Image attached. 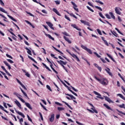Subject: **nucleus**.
Segmentation results:
<instances>
[{
    "label": "nucleus",
    "instance_id": "nucleus-41",
    "mask_svg": "<svg viewBox=\"0 0 125 125\" xmlns=\"http://www.w3.org/2000/svg\"><path fill=\"white\" fill-rule=\"evenodd\" d=\"M86 7L87 9L90 10V11H91V12H94V10H93L92 9H91L89 6H86Z\"/></svg>",
    "mask_w": 125,
    "mask_h": 125
},
{
    "label": "nucleus",
    "instance_id": "nucleus-60",
    "mask_svg": "<svg viewBox=\"0 0 125 125\" xmlns=\"http://www.w3.org/2000/svg\"><path fill=\"white\" fill-rule=\"evenodd\" d=\"M105 16L106 18H107V19H111V17H110V15H109V14H106Z\"/></svg>",
    "mask_w": 125,
    "mask_h": 125
},
{
    "label": "nucleus",
    "instance_id": "nucleus-14",
    "mask_svg": "<svg viewBox=\"0 0 125 125\" xmlns=\"http://www.w3.org/2000/svg\"><path fill=\"white\" fill-rule=\"evenodd\" d=\"M105 100L106 101H107V102H109V103H113V101H111V99H110L109 97L106 96L104 97Z\"/></svg>",
    "mask_w": 125,
    "mask_h": 125
},
{
    "label": "nucleus",
    "instance_id": "nucleus-43",
    "mask_svg": "<svg viewBox=\"0 0 125 125\" xmlns=\"http://www.w3.org/2000/svg\"><path fill=\"white\" fill-rule=\"evenodd\" d=\"M100 17H101V18H103V19H105V17H104V16H103V15L102 14V13L100 12L99 13Z\"/></svg>",
    "mask_w": 125,
    "mask_h": 125
},
{
    "label": "nucleus",
    "instance_id": "nucleus-42",
    "mask_svg": "<svg viewBox=\"0 0 125 125\" xmlns=\"http://www.w3.org/2000/svg\"><path fill=\"white\" fill-rule=\"evenodd\" d=\"M23 121H24V120H23V118H21L19 120V122H20L21 125H23V124H22V123H23Z\"/></svg>",
    "mask_w": 125,
    "mask_h": 125
},
{
    "label": "nucleus",
    "instance_id": "nucleus-38",
    "mask_svg": "<svg viewBox=\"0 0 125 125\" xmlns=\"http://www.w3.org/2000/svg\"><path fill=\"white\" fill-rule=\"evenodd\" d=\"M14 95H16V96H17V97H18V98H19V97H20V96H21V95L20 94H19L16 92L14 93Z\"/></svg>",
    "mask_w": 125,
    "mask_h": 125
},
{
    "label": "nucleus",
    "instance_id": "nucleus-29",
    "mask_svg": "<svg viewBox=\"0 0 125 125\" xmlns=\"http://www.w3.org/2000/svg\"><path fill=\"white\" fill-rule=\"evenodd\" d=\"M106 55H107L108 57H109V58H110V59H111V60L113 62H116V61H115V59H114V58H113V57L112 56H111L109 54H106Z\"/></svg>",
    "mask_w": 125,
    "mask_h": 125
},
{
    "label": "nucleus",
    "instance_id": "nucleus-50",
    "mask_svg": "<svg viewBox=\"0 0 125 125\" xmlns=\"http://www.w3.org/2000/svg\"><path fill=\"white\" fill-rule=\"evenodd\" d=\"M95 8H97V9H99V10H100V11H102V8L101 7L98 6H95Z\"/></svg>",
    "mask_w": 125,
    "mask_h": 125
},
{
    "label": "nucleus",
    "instance_id": "nucleus-53",
    "mask_svg": "<svg viewBox=\"0 0 125 125\" xmlns=\"http://www.w3.org/2000/svg\"><path fill=\"white\" fill-rule=\"evenodd\" d=\"M71 88L73 89V90H74V91H75L76 92H78V89L75 88V87H73V86H71Z\"/></svg>",
    "mask_w": 125,
    "mask_h": 125
},
{
    "label": "nucleus",
    "instance_id": "nucleus-21",
    "mask_svg": "<svg viewBox=\"0 0 125 125\" xmlns=\"http://www.w3.org/2000/svg\"><path fill=\"white\" fill-rule=\"evenodd\" d=\"M115 12L117 14H119V15H121V14H122V13L120 11V10H119L118 7L115 8Z\"/></svg>",
    "mask_w": 125,
    "mask_h": 125
},
{
    "label": "nucleus",
    "instance_id": "nucleus-15",
    "mask_svg": "<svg viewBox=\"0 0 125 125\" xmlns=\"http://www.w3.org/2000/svg\"><path fill=\"white\" fill-rule=\"evenodd\" d=\"M104 107H105V108H106V109H107V110H110V111H113V109L111 108V107L110 106H109V105H108V104H104Z\"/></svg>",
    "mask_w": 125,
    "mask_h": 125
},
{
    "label": "nucleus",
    "instance_id": "nucleus-39",
    "mask_svg": "<svg viewBox=\"0 0 125 125\" xmlns=\"http://www.w3.org/2000/svg\"><path fill=\"white\" fill-rule=\"evenodd\" d=\"M95 108V107H92L91 109V110H93V111H94L96 114H98V111H97V110H96Z\"/></svg>",
    "mask_w": 125,
    "mask_h": 125
},
{
    "label": "nucleus",
    "instance_id": "nucleus-61",
    "mask_svg": "<svg viewBox=\"0 0 125 125\" xmlns=\"http://www.w3.org/2000/svg\"><path fill=\"white\" fill-rule=\"evenodd\" d=\"M94 54H95V55H96V56L98 58H100V57H101V56L100 55H99L96 52H94Z\"/></svg>",
    "mask_w": 125,
    "mask_h": 125
},
{
    "label": "nucleus",
    "instance_id": "nucleus-48",
    "mask_svg": "<svg viewBox=\"0 0 125 125\" xmlns=\"http://www.w3.org/2000/svg\"><path fill=\"white\" fill-rule=\"evenodd\" d=\"M40 105L42 106V107H43L44 110H45V111H47V109H46L45 106H44V105H43L42 103H40Z\"/></svg>",
    "mask_w": 125,
    "mask_h": 125
},
{
    "label": "nucleus",
    "instance_id": "nucleus-4",
    "mask_svg": "<svg viewBox=\"0 0 125 125\" xmlns=\"http://www.w3.org/2000/svg\"><path fill=\"white\" fill-rule=\"evenodd\" d=\"M71 4L73 5L74 9L75 10V11H77V12H79V9L77 8V7H78V5H77V4H76V3H75V2L73 1H71Z\"/></svg>",
    "mask_w": 125,
    "mask_h": 125
},
{
    "label": "nucleus",
    "instance_id": "nucleus-22",
    "mask_svg": "<svg viewBox=\"0 0 125 125\" xmlns=\"http://www.w3.org/2000/svg\"><path fill=\"white\" fill-rule=\"evenodd\" d=\"M65 95H67V96H69V97L71 98V99H72V100H73V99H74V100H75L76 99V97H74V96H73V95H71L69 94H65Z\"/></svg>",
    "mask_w": 125,
    "mask_h": 125
},
{
    "label": "nucleus",
    "instance_id": "nucleus-32",
    "mask_svg": "<svg viewBox=\"0 0 125 125\" xmlns=\"http://www.w3.org/2000/svg\"><path fill=\"white\" fill-rule=\"evenodd\" d=\"M117 96H119L120 98H122L123 100H125V98L122 95V94H118Z\"/></svg>",
    "mask_w": 125,
    "mask_h": 125
},
{
    "label": "nucleus",
    "instance_id": "nucleus-11",
    "mask_svg": "<svg viewBox=\"0 0 125 125\" xmlns=\"http://www.w3.org/2000/svg\"><path fill=\"white\" fill-rule=\"evenodd\" d=\"M15 103H16V105L20 108V109H22V105H21V104L18 101L16 100Z\"/></svg>",
    "mask_w": 125,
    "mask_h": 125
},
{
    "label": "nucleus",
    "instance_id": "nucleus-20",
    "mask_svg": "<svg viewBox=\"0 0 125 125\" xmlns=\"http://www.w3.org/2000/svg\"><path fill=\"white\" fill-rule=\"evenodd\" d=\"M63 39L64 40H65V41H66V42H67L69 43H72V42H71V41L69 40V38H68V37H66V36H63Z\"/></svg>",
    "mask_w": 125,
    "mask_h": 125
},
{
    "label": "nucleus",
    "instance_id": "nucleus-19",
    "mask_svg": "<svg viewBox=\"0 0 125 125\" xmlns=\"http://www.w3.org/2000/svg\"><path fill=\"white\" fill-rule=\"evenodd\" d=\"M54 114H53L51 115V117L49 119V121L51 122V123H53V121H54Z\"/></svg>",
    "mask_w": 125,
    "mask_h": 125
},
{
    "label": "nucleus",
    "instance_id": "nucleus-37",
    "mask_svg": "<svg viewBox=\"0 0 125 125\" xmlns=\"http://www.w3.org/2000/svg\"><path fill=\"white\" fill-rule=\"evenodd\" d=\"M62 34L64 35V36H66V37H70V35H69V34H68L66 31L62 32Z\"/></svg>",
    "mask_w": 125,
    "mask_h": 125
},
{
    "label": "nucleus",
    "instance_id": "nucleus-55",
    "mask_svg": "<svg viewBox=\"0 0 125 125\" xmlns=\"http://www.w3.org/2000/svg\"><path fill=\"white\" fill-rule=\"evenodd\" d=\"M70 92H71V93H72V94H74V95H75V96H78V94L75 93V92L73 91V90H70Z\"/></svg>",
    "mask_w": 125,
    "mask_h": 125
},
{
    "label": "nucleus",
    "instance_id": "nucleus-8",
    "mask_svg": "<svg viewBox=\"0 0 125 125\" xmlns=\"http://www.w3.org/2000/svg\"><path fill=\"white\" fill-rule=\"evenodd\" d=\"M46 24H47V25H48V26H49V27H50V28H51L52 30H54V27H53V24H52L51 22L49 21H46Z\"/></svg>",
    "mask_w": 125,
    "mask_h": 125
},
{
    "label": "nucleus",
    "instance_id": "nucleus-28",
    "mask_svg": "<svg viewBox=\"0 0 125 125\" xmlns=\"http://www.w3.org/2000/svg\"><path fill=\"white\" fill-rule=\"evenodd\" d=\"M0 109L2 110L3 111H4V112H5V113H6L7 114H8V111H7V110L4 109V107H3V106H2V105H0Z\"/></svg>",
    "mask_w": 125,
    "mask_h": 125
},
{
    "label": "nucleus",
    "instance_id": "nucleus-54",
    "mask_svg": "<svg viewBox=\"0 0 125 125\" xmlns=\"http://www.w3.org/2000/svg\"><path fill=\"white\" fill-rule=\"evenodd\" d=\"M27 119H28V121H29L31 123H33V121L32 120V119H31V118H30V116L28 115H27Z\"/></svg>",
    "mask_w": 125,
    "mask_h": 125
},
{
    "label": "nucleus",
    "instance_id": "nucleus-45",
    "mask_svg": "<svg viewBox=\"0 0 125 125\" xmlns=\"http://www.w3.org/2000/svg\"><path fill=\"white\" fill-rule=\"evenodd\" d=\"M58 111H64V108L63 107H58Z\"/></svg>",
    "mask_w": 125,
    "mask_h": 125
},
{
    "label": "nucleus",
    "instance_id": "nucleus-31",
    "mask_svg": "<svg viewBox=\"0 0 125 125\" xmlns=\"http://www.w3.org/2000/svg\"><path fill=\"white\" fill-rule=\"evenodd\" d=\"M21 92L23 93V94L25 96V97H27L28 98V95H27V93H26L23 89H22L21 88H20Z\"/></svg>",
    "mask_w": 125,
    "mask_h": 125
},
{
    "label": "nucleus",
    "instance_id": "nucleus-30",
    "mask_svg": "<svg viewBox=\"0 0 125 125\" xmlns=\"http://www.w3.org/2000/svg\"><path fill=\"white\" fill-rule=\"evenodd\" d=\"M0 11H1V12H3V13H5L6 14H7V12L4 10L3 8L0 7Z\"/></svg>",
    "mask_w": 125,
    "mask_h": 125
},
{
    "label": "nucleus",
    "instance_id": "nucleus-26",
    "mask_svg": "<svg viewBox=\"0 0 125 125\" xmlns=\"http://www.w3.org/2000/svg\"><path fill=\"white\" fill-rule=\"evenodd\" d=\"M63 102V103H64V104L65 105H66V106H67V107H68V108H69V109H71V110H73V108L72 107H71V105H70L68 103H67L65 102Z\"/></svg>",
    "mask_w": 125,
    "mask_h": 125
},
{
    "label": "nucleus",
    "instance_id": "nucleus-7",
    "mask_svg": "<svg viewBox=\"0 0 125 125\" xmlns=\"http://www.w3.org/2000/svg\"><path fill=\"white\" fill-rule=\"evenodd\" d=\"M52 11H53V12H55V13H56L57 15H58V16H61V14H60V13H59V12L58 11V10H57L56 8H53Z\"/></svg>",
    "mask_w": 125,
    "mask_h": 125
},
{
    "label": "nucleus",
    "instance_id": "nucleus-12",
    "mask_svg": "<svg viewBox=\"0 0 125 125\" xmlns=\"http://www.w3.org/2000/svg\"><path fill=\"white\" fill-rule=\"evenodd\" d=\"M25 105L30 109V110H33V108H32V106H31V104L29 103H25Z\"/></svg>",
    "mask_w": 125,
    "mask_h": 125
},
{
    "label": "nucleus",
    "instance_id": "nucleus-35",
    "mask_svg": "<svg viewBox=\"0 0 125 125\" xmlns=\"http://www.w3.org/2000/svg\"><path fill=\"white\" fill-rule=\"evenodd\" d=\"M109 14L110 15L111 18H112V19H115V16L114 15V14H113V13L112 12H109Z\"/></svg>",
    "mask_w": 125,
    "mask_h": 125
},
{
    "label": "nucleus",
    "instance_id": "nucleus-56",
    "mask_svg": "<svg viewBox=\"0 0 125 125\" xmlns=\"http://www.w3.org/2000/svg\"><path fill=\"white\" fill-rule=\"evenodd\" d=\"M81 47L83 48V49H84V50H86L87 49V47L84 45H82Z\"/></svg>",
    "mask_w": 125,
    "mask_h": 125
},
{
    "label": "nucleus",
    "instance_id": "nucleus-64",
    "mask_svg": "<svg viewBox=\"0 0 125 125\" xmlns=\"http://www.w3.org/2000/svg\"><path fill=\"white\" fill-rule=\"evenodd\" d=\"M27 53L29 54V55H32V52L30 49L27 50Z\"/></svg>",
    "mask_w": 125,
    "mask_h": 125
},
{
    "label": "nucleus",
    "instance_id": "nucleus-23",
    "mask_svg": "<svg viewBox=\"0 0 125 125\" xmlns=\"http://www.w3.org/2000/svg\"><path fill=\"white\" fill-rule=\"evenodd\" d=\"M7 16H8V17H9V18H10V19H11L13 21H14V22H17V21L15 19H14V18H13V17H12L11 16H10L9 15H7Z\"/></svg>",
    "mask_w": 125,
    "mask_h": 125
},
{
    "label": "nucleus",
    "instance_id": "nucleus-57",
    "mask_svg": "<svg viewBox=\"0 0 125 125\" xmlns=\"http://www.w3.org/2000/svg\"><path fill=\"white\" fill-rule=\"evenodd\" d=\"M6 56H7V57H8V58H10V59H13V58H12L11 56L8 55V54H6Z\"/></svg>",
    "mask_w": 125,
    "mask_h": 125
},
{
    "label": "nucleus",
    "instance_id": "nucleus-51",
    "mask_svg": "<svg viewBox=\"0 0 125 125\" xmlns=\"http://www.w3.org/2000/svg\"><path fill=\"white\" fill-rule=\"evenodd\" d=\"M12 22L13 23V24L18 29L20 30V28H19V26H18V25H17V24H16L15 23H14V22L12 21Z\"/></svg>",
    "mask_w": 125,
    "mask_h": 125
},
{
    "label": "nucleus",
    "instance_id": "nucleus-6",
    "mask_svg": "<svg viewBox=\"0 0 125 125\" xmlns=\"http://www.w3.org/2000/svg\"><path fill=\"white\" fill-rule=\"evenodd\" d=\"M80 21L83 24H84V25H86V26H90V23H89L88 21H83V20H81Z\"/></svg>",
    "mask_w": 125,
    "mask_h": 125
},
{
    "label": "nucleus",
    "instance_id": "nucleus-47",
    "mask_svg": "<svg viewBox=\"0 0 125 125\" xmlns=\"http://www.w3.org/2000/svg\"><path fill=\"white\" fill-rule=\"evenodd\" d=\"M46 88H47V89L50 90V91H52V89H51L50 86H49V85H46Z\"/></svg>",
    "mask_w": 125,
    "mask_h": 125
},
{
    "label": "nucleus",
    "instance_id": "nucleus-24",
    "mask_svg": "<svg viewBox=\"0 0 125 125\" xmlns=\"http://www.w3.org/2000/svg\"><path fill=\"white\" fill-rule=\"evenodd\" d=\"M45 35L49 38V39H50V40H52V41H54V39L53 38V37H52L51 35H50V34H47L45 33Z\"/></svg>",
    "mask_w": 125,
    "mask_h": 125
},
{
    "label": "nucleus",
    "instance_id": "nucleus-62",
    "mask_svg": "<svg viewBox=\"0 0 125 125\" xmlns=\"http://www.w3.org/2000/svg\"><path fill=\"white\" fill-rule=\"evenodd\" d=\"M21 85L24 89L27 90V88H26V87L25 86V85H24V84H23V83H21Z\"/></svg>",
    "mask_w": 125,
    "mask_h": 125
},
{
    "label": "nucleus",
    "instance_id": "nucleus-36",
    "mask_svg": "<svg viewBox=\"0 0 125 125\" xmlns=\"http://www.w3.org/2000/svg\"><path fill=\"white\" fill-rule=\"evenodd\" d=\"M69 15L70 16H72V17H74V18H75V19H78V17H77V16H76L75 15H74V14L73 13H70Z\"/></svg>",
    "mask_w": 125,
    "mask_h": 125
},
{
    "label": "nucleus",
    "instance_id": "nucleus-18",
    "mask_svg": "<svg viewBox=\"0 0 125 125\" xmlns=\"http://www.w3.org/2000/svg\"><path fill=\"white\" fill-rule=\"evenodd\" d=\"M4 64H5V65H6V66H7L9 69V70H10V69H11V66H10V65H9V64L6 61H3V62Z\"/></svg>",
    "mask_w": 125,
    "mask_h": 125
},
{
    "label": "nucleus",
    "instance_id": "nucleus-10",
    "mask_svg": "<svg viewBox=\"0 0 125 125\" xmlns=\"http://www.w3.org/2000/svg\"><path fill=\"white\" fill-rule=\"evenodd\" d=\"M15 110L16 113L18 114V115H20V116H21L22 118H25V115H24V114H23L22 112H21L20 111H17V110H16V109H15Z\"/></svg>",
    "mask_w": 125,
    "mask_h": 125
},
{
    "label": "nucleus",
    "instance_id": "nucleus-46",
    "mask_svg": "<svg viewBox=\"0 0 125 125\" xmlns=\"http://www.w3.org/2000/svg\"><path fill=\"white\" fill-rule=\"evenodd\" d=\"M97 31L98 33V34L100 35V36H102V33L101 32V31L100 30V29H97Z\"/></svg>",
    "mask_w": 125,
    "mask_h": 125
},
{
    "label": "nucleus",
    "instance_id": "nucleus-52",
    "mask_svg": "<svg viewBox=\"0 0 125 125\" xmlns=\"http://www.w3.org/2000/svg\"><path fill=\"white\" fill-rule=\"evenodd\" d=\"M119 107H120V108H124V109H125L124 104H122L119 105Z\"/></svg>",
    "mask_w": 125,
    "mask_h": 125
},
{
    "label": "nucleus",
    "instance_id": "nucleus-34",
    "mask_svg": "<svg viewBox=\"0 0 125 125\" xmlns=\"http://www.w3.org/2000/svg\"><path fill=\"white\" fill-rule=\"evenodd\" d=\"M95 2H97V3H100V4H102V5L104 4V3H103L102 1H100V0H96L95 1Z\"/></svg>",
    "mask_w": 125,
    "mask_h": 125
},
{
    "label": "nucleus",
    "instance_id": "nucleus-2",
    "mask_svg": "<svg viewBox=\"0 0 125 125\" xmlns=\"http://www.w3.org/2000/svg\"><path fill=\"white\" fill-rule=\"evenodd\" d=\"M66 52H68V53H69V54H70V55H71V56H72V57H73V58H74L75 59H76L77 61H78V62H80V59H79V58L78 57V56L76 55H75V54H72L71 53V52L69 51V50H66Z\"/></svg>",
    "mask_w": 125,
    "mask_h": 125
},
{
    "label": "nucleus",
    "instance_id": "nucleus-40",
    "mask_svg": "<svg viewBox=\"0 0 125 125\" xmlns=\"http://www.w3.org/2000/svg\"><path fill=\"white\" fill-rule=\"evenodd\" d=\"M86 51L88 52L89 53V54H92V51L90 49L87 48Z\"/></svg>",
    "mask_w": 125,
    "mask_h": 125
},
{
    "label": "nucleus",
    "instance_id": "nucleus-58",
    "mask_svg": "<svg viewBox=\"0 0 125 125\" xmlns=\"http://www.w3.org/2000/svg\"><path fill=\"white\" fill-rule=\"evenodd\" d=\"M19 99H20V100H21V101L22 103H26L24 100L22 99L21 97H19Z\"/></svg>",
    "mask_w": 125,
    "mask_h": 125
},
{
    "label": "nucleus",
    "instance_id": "nucleus-5",
    "mask_svg": "<svg viewBox=\"0 0 125 125\" xmlns=\"http://www.w3.org/2000/svg\"><path fill=\"white\" fill-rule=\"evenodd\" d=\"M57 62L59 64H60L62 66H63V65H66L67 64V62H64V61H62V60L57 61Z\"/></svg>",
    "mask_w": 125,
    "mask_h": 125
},
{
    "label": "nucleus",
    "instance_id": "nucleus-13",
    "mask_svg": "<svg viewBox=\"0 0 125 125\" xmlns=\"http://www.w3.org/2000/svg\"><path fill=\"white\" fill-rule=\"evenodd\" d=\"M22 71L23 73H25V76H26V77H27L28 78L31 77V75H30L28 72H27L25 70L22 69Z\"/></svg>",
    "mask_w": 125,
    "mask_h": 125
},
{
    "label": "nucleus",
    "instance_id": "nucleus-25",
    "mask_svg": "<svg viewBox=\"0 0 125 125\" xmlns=\"http://www.w3.org/2000/svg\"><path fill=\"white\" fill-rule=\"evenodd\" d=\"M25 22L27 24H29V25H30V26H31V27H32V28H33V29H35V25H33V24H32V23H31V22L29 21H25Z\"/></svg>",
    "mask_w": 125,
    "mask_h": 125
},
{
    "label": "nucleus",
    "instance_id": "nucleus-49",
    "mask_svg": "<svg viewBox=\"0 0 125 125\" xmlns=\"http://www.w3.org/2000/svg\"><path fill=\"white\" fill-rule=\"evenodd\" d=\"M116 110L117 111V112H118V113H120V114H122V115H124L125 116V112H123L122 111H120L119 109H116Z\"/></svg>",
    "mask_w": 125,
    "mask_h": 125
},
{
    "label": "nucleus",
    "instance_id": "nucleus-17",
    "mask_svg": "<svg viewBox=\"0 0 125 125\" xmlns=\"http://www.w3.org/2000/svg\"><path fill=\"white\" fill-rule=\"evenodd\" d=\"M51 68L52 69V70H53V72H54L55 73H56V74H58V72H57V71H56V70L54 69V68H53V64H52V62H51V63L50 65Z\"/></svg>",
    "mask_w": 125,
    "mask_h": 125
},
{
    "label": "nucleus",
    "instance_id": "nucleus-16",
    "mask_svg": "<svg viewBox=\"0 0 125 125\" xmlns=\"http://www.w3.org/2000/svg\"><path fill=\"white\" fill-rule=\"evenodd\" d=\"M7 31L8 32H9V33H10L11 35H12L13 36H14V37H15L16 38H17V36H16V35H15V34L13 32L11 31H13V29L12 28H10V29H7Z\"/></svg>",
    "mask_w": 125,
    "mask_h": 125
},
{
    "label": "nucleus",
    "instance_id": "nucleus-9",
    "mask_svg": "<svg viewBox=\"0 0 125 125\" xmlns=\"http://www.w3.org/2000/svg\"><path fill=\"white\" fill-rule=\"evenodd\" d=\"M101 38L102 41H103V42H104V44H105V45H107V46H109V43H108L107 41L105 40V38L103 37H101Z\"/></svg>",
    "mask_w": 125,
    "mask_h": 125
},
{
    "label": "nucleus",
    "instance_id": "nucleus-63",
    "mask_svg": "<svg viewBox=\"0 0 125 125\" xmlns=\"http://www.w3.org/2000/svg\"><path fill=\"white\" fill-rule=\"evenodd\" d=\"M64 17H65V19H67V20H68V21H71L70 18H69L68 16H67V15H65Z\"/></svg>",
    "mask_w": 125,
    "mask_h": 125
},
{
    "label": "nucleus",
    "instance_id": "nucleus-1",
    "mask_svg": "<svg viewBox=\"0 0 125 125\" xmlns=\"http://www.w3.org/2000/svg\"><path fill=\"white\" fill-rule=\"evenodd\" d=\"M94 78L97 80L100 83L103 84V85H107V84H108V80L106 78H102L100 79L96 76H94Z\"/></svg>",
    "mask_w": 125,
    "mask_h": 125
},
{
    "label": "nucleus",
    "instance_id": "nucleus-27",
    "mask_svg": "<svg viewBox=\"0 0 125 125\" xmlns=\"http://www.w3.org/2000/svg\"><path fill=\"white\" fill-rule=\"evenodd\" d=\"M42 65L43 66H44L45 68H46L47 70H48L49 72H52L51 69H50V68H49L48 66H46V64H45V63H42Z\"/></svg>",
    "mask_w": 125,
    "mask_h": 125
},
{
    "label": "nucleus",
    "instance_id": "nucleus-44",
    "mask_svg": "<svg viewBox=\"0 0 125 125\" xmlns=\"http://www.w3.org/2000/svg\"><path fill=\"white\" fill-rule=\"evenodd\" d=\"M93 93H94V94H95L96 95H98V96H101V94L95 91H93Z\"/></svg>",
    "mask_w": 125,
    "mask_h": 125
},
{
    "label": "nucleus",
    "instance_id": "nucleus-3",
    "mask_svg": "<svg viewBox=\"0 0 125 125\" xmlns=\"http://www.w3.org/2000/svg\"><path fill=\"white\" fill-rule=\"evenodd\" d=\"M53 48H54V49H55V50H56V51H57L58 52H59V53H61V56H62V57H63V58H65V59H66V60H68V61H69V60L68 59H67V58H66V57L63 56L64 55V53H63V52H61V51L59 50L58 49L56 48L55 47L52 46Z\"/></svg>",
    "mask_w": 125,
    "mask_h": 125
},
{
    "label": "nucleus",
    "instance_id": "nucleus-33",
    "mask_svg": "<svg viewBox=\"0 0 125 125\" xmlns=\"http://www.w3.org/2000/svg\"><path fill=\"white\" fill-rule=\"evenodd\" d=\"M111 32L112 35H114L115 37H116V38H118V37L119 38L118 34H117V33H116L115 31H113V32L111 31Z\"/></svg>",
    "mask_w": 125,
    "mask_h": 125
},
{
    "label": "nucleus",
    "instance_id": "nucleus-59",
    "mask_svg": "<svg viewBox=\"0 0 125 125\" xmlns=\"http://www.w3.org/2000/svg\"><path fill=\"white\" fill-rule=\"evenodd\" d=\"M51 57H53V58H54L55 59H58V58H57V57H55V55L53 54H51Z\"/></svg>",
    "mask_w": 125,
    "mask_h": 125
}]
</instances>
